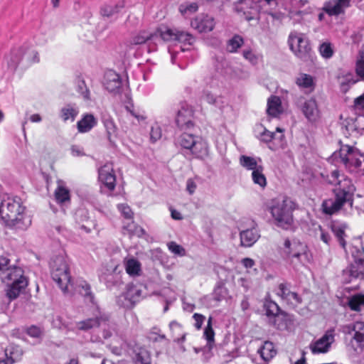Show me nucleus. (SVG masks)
I'll return each instance as SVG.
<instances>
[{
    "label": "nucleus",
    "mask_w": 364,
    "mask_h": 364,
    "mask_svg": "<svg viewBox=\"0 0 364 364\" xmlns=\"http://www.w3.org/2000/svg\"><path fill=\"white\" fill-rule=\"evenodd\" d=\"M348 306L353 311H359L364 306V295L355 294L348 300Z\"/></svg>",
    "instance_id": "nucleus-51"
},
{
    "label": "nucleus",
    "mask_w": 364,
    "mask_h": 364,
    "mask_svg": "<svg viewBox=\"0 0 364 364\" xmlns=\"http://www.w3.org/2000/svg\"><path fill=\"white\" fill-rule=\"evenodd\" d=\"M326 181L329 184L338 187L333 190L335 198L324 200L322 203V210L325 214H335L346 204L352 206L355 188L350 178L341 174L338 170H334L330 175L326 176Z\"/></svg>",
    "instance_id": "nucleus-1"
},
{
    "label": "nucleus",
    "mask_w": 364,
    "mask_h": 364,
    "mask_svg": "<svg viewBox=\"0 0 364 364\" xmlns=\"http://www.w3.org/2000/svg\"><path fill=\"white\" fill-rule=\"evenodd\" d=\"M176 41L183 43L184 46H188L187 48L180 46V50H172L170 48L168 52L171 54V60L173 64L176 63L178 58L184 57L183 54L186 52L191 50V47L195 41V38L191 33L184 31H178V35H176ZM185 57H187L186 55Z\"/></svg>",
    "instance_id": "nucleus-14"
},
{
    "label": "nucleus",
    "mask_w": 364,
    "mask_h": 364,
    "mask_svg": "<svg viewBox=\"0 0 364 364\" xmlns=\"http://www.w3.org/2000/svg\"><path fill=\"white\" fill-rule=\"evenodd\" d=\"M351 0H329L325 3L323 10L331 16H336L343 13L345 9L350 6Z\"/></svg>",
    "instance_id": "nucleus-20"
},
{
    "label": "nucleus",
    "mask_w": 364,
    "mask_h": 364,
    "mask_svg": "<svg viewBox=\"0 0 364 364\" xmlns=\"http://www.w3.org/2000/svg\"><path fill=\"white\" fill-rule=\"evenodd\" d=\"M127 112L134 117L139 123L144 122L146 119L145 112L139 108H135L133 105H127L125 107Z\"/></svg>",
    "instance_id": "nucleus-46"
},
{
    "label": "nucleus",
    "mask_w": 364,
    "mask_h": 364,
    "mask_svg": "<svg viewBox=\"0 0 364 364\" xmlns=\"http://www.w3.org/2000/svg\"><path fill=\"white\" fill-rule=\"evenodd\" d=\"M97 124V119L90 113L82 115L81 119L77 122V129L79 133L90 132Z\"/></svg>",
    "instance_id": "nucleus-23"
},
{
    "label": "nucleus",
    "mask_w": 364,
    "mask_h": 364,
    "mask_svg": "<svg viewBox=\"0 0 364 364\" xmlns=\"http://www.w3.org/2000/svg\"><path fill=\"white\" fill-rule=\"evenodd\" d=\"M102 121L106 129L107 138L109 141L112 142V138L116 136L117 132V127L115 122L109 115L103 116Z\"/></svg>",
    "instance_id": "nucleus-34"
},
{
    "label": "nucleus",
    "mask_w": 364,
    "mask_h": 364,
    "mask_svg": "<svg viewBox=\"0 0 364 364\" xmlns=\"http://www.w3.org/2000/svg\"><path fill=\"white\" fill-rule=\"evenodd\" d=\"M161 129L159 125L156 124L151 127L150 138L152 141L155 142L159 139H161Z\"/></svg>",
    "instance_id": "nucleus-63"
},
{
    "label": "nucleus",
    "mask_w": 364,
    "mask_h": 364,
    "mask_svg": "<svg viewBox=\"0 0 364 364\" xmlns=\"http://www.w3.org/2000/svg\"><path fill=\"white\" fill-rule=\"evenodd\" d=\"M356 75L364 80V52L360 53V57L355 63Z\"/></svg>",
    "instance_id": "nucleus-58"
},
{
    "label": "nucleus",
    "mask_w": 364,
    "mask_h": 364,
    "mask_svg": "<svg viewBox=\"0 0 364 364\" xmlns=\"http://www.w3.org/2000/svg\"><path fill=\"white\" fill-rule=\"evenodd\" d=\"M75 290L83 296L89 298L90 301L93 302L94 298L90 291V287L86 281L77 280L75 284Z\"/></svg>",
    "instance_id": "nucleus-41"
},
{
    "label": "nucleus",
    "mask_w": 364,
    "mask_h": 364,
    "mask_svg": "<svg viewBox=\"0 0 364 364\" xmlns=\"http://www.w3.org/2000/svg\"><path fill=\"white\" fill-rule=\"evenodd\" d=\"M117 208L125 218L131 219L132 218L133 213L131 208L127 205L119 204L117 205Z\"/></svg>",
    "instance_id": "nucleus-64"
},
{
    "label": "nucleus",
    "mask_w": 364,
    "mask_h": 364,
    "mask_svg": "<svg viewBox=\"0 0 364 364\" xmlns=\"http://www.w3.org/2000/svg\"><path fill=\"white\" fill-rule=\"evenodd\" d=\"M98 179L102 188L109 191L114 189L116 186V175L112 164H105L98 170Z\"/></svg>",
    "instance_id": "nucleus-16"
},
{
    "label": "nucleus",
    "mask_w": 364,
    "mask_h": 364,
    "mask_svg": "<svg viewBox=\"0 0 364 364\" xmlns=\"http://www.w3.org/2000/svg\"><path fill=\"white\" fill-rule=\"evenodd\" d=\"M247 228L240 232V244L242 247H252L260 237L259 231L255 220H247Z\"/></svg>",
    "instance_id": "nucleus-15"
},
{
    "label": "nucleus",
    "mask_w": 364,
    "mask_h": 364,
    "mask_svg": "<svg viewBox=\"0 0 364 364\" xmlns=\"http://www.w3.org/2000/svg\"><path fill=\"white\" fill-rule=\"evenodd\" d=\"M258 353L264 361H269L277 353L272 343L266 341L263 346L259 348Z\"/></svg>",
    "instance_id": "nucleus-37"
},
{
    "label": "nucleus",
    "mask_w": 364,
    "mask_h": 364,
    "mask_svg": "<svg viewBox=\"0 0 364 364\" xmlns=\"http://www.w3.org/2000/svg\"><path fill=\"white\" fill-rule=\"evenodd\" d=\"M318 232H317V235H318L321 240H322L325 244L329 245L331 240L329 232L321 226L318 227Z\"/></svg>",
    "instance_id": "nucleus-62"
},
{
    "label": "nucleus",
    "mask_w": 364,
    "mask_h": 364,
    "mask_svg": "<svg viewBox=\"0 0 364 364\" xmlns=\"http://www.w3.org/2000/svg\"><path fill=\"white\" fill-rule=\"evenodd\" d=\"M281 256L294 264L306 265L311 260L307 245L296 238H286L279 246Z\"/></svg>",
    "instance_id": "nucleus-3"
},
{
    "label": "nucleus",
    "mask_w": 364,
    "mask_h": 364,
    "mask_svg": "<svg viewBox=\"0 0 364 364\" xmlns=\"http://www.w3.org/2000/svg\"><path fill=\"white\" fill-rule=\"evenodd\" d=\"M267 207L277 226L288 228L292 224L294 203L290 198L285 196L273 198Z\"/></svg>",
    "instance_id": "nucleus-5"
},
{
    "label": "nucleus",
    "mask_w": 364,
    "mask_h": 364,
    "mask_svg": "<svg viewBox=\"0 0 364 364\" xmlns=\"http://www.w3.org/2000/svg\"><path fill=\"white\" fill-rule=\"evenodd\" d=\"M191 25L192 28L198 32H208L214 28L215 22L213 17L208 15L200 14L191 21Z\"/></svg>",
    "instance_id": "nucleus-19"
},
{
    "label": "nucleus",
    "mask_w": 364,
    "mask_h": 364,
    "mask_svg": "<svg viewBox=\"0 0 364 364\" xmlns=\"http://www.w3.org/2000/svg\"><path fill=\"white\" fill-rule=\"evenodd\" d=\"M168 250L174 255L183 257L186 255V250L175 242H171L168 244Z\"/></svg>",
    "instance_id": "nucleus-59"
},
{
    "label": "nucleus",
    "mask_w": 364,
    "mask_h": 364,
    "mask_svg": "<svg viewBox=\"0 0 364 364\" xmlns=\"http://www.w3.org/2000/svg\"><path fill=\"white\" fill-rule=\"evenodd\" d=\"M0 278L7 286L6 295L10 301L16 299L28 283L23 269L16 266L7 267L0 273Z\"/></svg>",
    "instance_id": "nucleus-4"
},
{
    "label": "nucleus",
    "mask_w": 364,
    "mask_h": 364,
    "mask_svg": "<svg viewBox=\"0 0 364 364\" xmlns=\"http://www.w3.org/2000/svg\"><path fill=\"white\" fill-rule=\"evenodd\" d=\"M277 294L292 307L297 306L301 302V297L296 292L290 291L284 284H279Z\"/></svg>",
    "instance_id": "nucleus-21"
},
{
    "label": "nucleus",
    "mask_w": 364,
    "mask_h": 364,
    "mask_svg": "<svg viewBox=\"0 0 364 364\" xmlns=\"http://www.w3.org/2000/svg\"><path fill=\"white\" fill-rule=\"evenodd\" d=\"M23 51H25V48L22 46L14 48L11 50L6 57L9 67L15 69L21 61L23 62Z\"/></svg>",
    "instance_id": "nucleus-30"
},
{
    "label": "nucleus",
    "mask_w": 364,
    "mask_h": 364,
    "mask_svg": "<svg viewBox=\"0 0 364 364\" xmlns=\"http://www.w3.org/2000/svg\"><path fill=\"white\" fill-rule=\"evenodd\" d=\"M22 48H25V51H23V62L26 65H29L39 62L40 58L38 52L28 46H22Z\"/></svg>",
    "instance_id": "nucleus-39"
},
{
    "label": "nucleus",
    "mask_w": 364,
    "mask_h": 364,
    "mask_svg": "<svg viewBox=\"0 0 364 364\" xmlns=\"http://www.w3.org/2000/svg\"><path fill=\"white\" fill-rule=\"evenodd\" d=\"M127 112L134 117L139 123L144 122L146 119L145 112L139 108H135L133 105H127L125 107Z\"/></svg>",
    "instance_id": "nucleus-45"
},
{
    "label": "nucleus",
    "mask_w": 364,
    "mask_h": 364,
    "mask_svg": "<svg viewBox=\"0 0 364 364\" xmlns=\"http://www.w3.org/2000/svg\"><path fill=\"white\" fill-rule=\"evenodd\" d=\"M286 10L294 23H300L306 15L311 13V9L306 0H291Z\"/></svg>",
    "instance_id": "nucleus-10"
},
{
    "label": "nucleus",
    "mask_w": 364,
    "mask_h": 364,
    "mask_svg": "<svg viewBox=\"0 0 364 364\" xmlns=\"http://www.w3.org/2000/svg\"><path fill=\"white\" fill-rule=\"evenodd\" d=\"M252 178L254 183L259 185L262 188H264L267 185V180L263 173V167L260 166L252 172Z\"/></svg>",
    "instance_id": "nucleus-43"
},
{
    "label": "nucleus",
    "mask_w": 364,
    "mask_h": 364,
    "mask_svg": "<svg viewBox=\"0 0 364 364\" xmlns=\"http://www.w3.org/2000/svg\"><path fill=\"white\" fill-rule=\"evenodd\" d=\"M196 139V137H195L193 135L183 133L179 136L178 143L183 149L191 151L193 146L194 145Z\"/></svg>",
    "instance_id": "nucleus-42"
},
{
    "label": "nucleus",
    "mask_w": 364,
    "mask_h": 364,
    "mask_svg": "<svg viewBox=\"0 0 364 364\" xmlns=\"http://www.w3.org/2000/svg\"><path fill=\"white\" fill-rule=\"evenodd\" d=\"M358 243L359 245H352L349 250L354 262L343 270V276L346 277V282H350L353 279H362L364 277V248L359 241Z\"/></svg>",
    "instance_id": "nucleus-8"
},
{
    "label": "nucleus",
    "mask_w": 364,
    "mask_h": 364,
    "mask_svg": "<svg viewBox=\"0 0 364 364\" xmlns=\"http://www.w3.org/2000/svg\"><path fill=\"white\" fill-rule=\"evenodd\" d=\"M319 53L321 55L326 58H331L334 53L332 45L330 43H323L319 47Z\"/></svg>",
    "instance_id": "nucleus-56"
},
{
    "label": "nucleus",
    "mask_w": 364,
    "mask_h": 364,
    "mask_svg": "<svg viewBox=\"0 0 364 364\" xmlns=\"http://www.w3.org/2000/svg\"><path fill=\"white\" fill-rule=\"evenodd\" d=\"M125 293L129 299H132L133 304H134L136 299L140 296V291L134 285H128Z\"/></svg>",
    "instance_id": "nucleus-60"
},
{
    "label": "nucleus",
    "mask_w": 364,
    "mask_h": 364,
    "mask_svg": "<svg viewBox=\"0 0 364 364\" xmlns=\"http://www.w3.org/2000/svg\"><path fill=\"white\" fill-rule=\"evenodd\" d=\"M297 106L309 122H316L320 119L321 112L314 98L305 99L301 97L297 101Z\"/></svg>",
    "instance_id": "nucleus-12"
},
{
    "label": "nucleus",
    "mask_w": 364,
    "mask_h": 364,
    "mask_svg": "<svg viewBox=\"0 0 364 364\" xmlns=\"http://www.w3.org/2000/svg\"><path fill=\"white\" fill-rule=\"evenodd\" d=\"M123 263L126 272L129 276L137 277L140 275L141 264L137 259L133 257H128L124 259Z\"/></svg>",
    "instance_id": "nucleus-29"
},
{
    "label": "nucleus",
    "mask_w": 364,
    "mask_h": 364,
    "mask_svg": "<svg viewBox=\"0 0 364 364\" xmlns=\"http://www.w3.org/2000/svg\"><path fill=\"white\" fill-rule=\"evenodd\" d=\"M178 29L171 28L167 26H161L154 31L156 35V44L161 40L164 41H176V35H178Z\"/></svg>",
    "instance_id": "nucleus-25"
},
{
    "label": "nucleus",
    "mask_w": 364,
    "mask_h": 364,
    "mask_svg": "<svg viewBox=\"0 0 364 364\" xmlns=\"http://www.w3.org/2000/svg\"><path fill=\"white\" fill-rule=\"evenodd\" d=\"M256 132L259 139L267 143L277 138L281 139L283 137V130L279 127L276 129V132H272L259 125L257 127Z\"/></svg>",
    "instance_id": "nucleus-28"
},
{
    "label": "nucleus",
    "mask_w": 364,
    "mask_h": 364,
    "mask_svg": "<svg viewBox=\"0 0 364 364\" xmlns=\"http://www.w3.org/2000/svg\"><path fill=\"white\" fill-rule=\"evenodd\" d=\"M277 4L276 0H259L258 8H251L255 11L251 14L254 15L257 12H262L273 16V11L275 9Z\"/></svg>",
    "instance_id": "nucleus-33"
},
{
    "label": "nucleus",
    "mask_w": 364,
    "mask_h": 364,
    "mask_svg": "<svg viewBox=\"0 0 364 364\" xmlns=\"http://www.w3.org/2000/svg\"><path fill=\"white\" fill-rule=\"evenodd\" d=\"M23 352L18 346L9 345L4 348L0 346V364H14L21 360Z\"/></svg>",
    "instance_id": "nucleus-18"
},
{
    "label": "nucleus",
    "mask_w": 364,
    "mask_h": 364,
    "mask_svg": "<svg viewBox=\"0 0 364 364\" xmlns=\"http://www.w3.org/2000/svg\"><path fill=\"white\" fill-rule=\"evenodd\" d=\"M198 5L196 3L182 4L179 6V11L183 16H188L198 10Z\"/></svg>",
    "instance_id": "nucleus-55"
},
{
    "label": "nucleus",
    "mask_w": 364,
    "mask_h": 364,
    "mask_svg": "<svg viewBox=\"0 0 364 364\" xmlns=\"http://www.w3.org/2000/svg\"><path fill=\"white\" fill-rule=\"evenodd\" d=\"M240 163L244 168L252 171L262 166L261 165H258L255 158L244 155L240 156Z\"/></svg>",
    "instance_id": "nucleus-48"
},
{
    "label": "nucleus",
    "mask_w": 364,
    "mask_h": 364,
    "mask_svg": "<svg viewBox=\"0 0 364 364\" xmlns=\"http://www.w3.org/2000/svg\"><path fill=\"white\" fill-rule=\"evenodd\" d=\"M124 229L131 236L140 237L145 235V230L141 227L136 225L134 222H131L124 226Z\"/></svg>",
    "instance_id": "nucleus-52"
},
{
    "label": "nucleus",
    "mask_w": 364,
    "mask_h": 364,
    "mask_svg": "<svg viewBox=\"0 0 364 364\" xmlns=\"http://www.w3.org/2000/svg\"><path fill=\"white\" fill-rule=\"evenodd\" d=\"M0 216L5 225L11 228L26 230L31 224V219L26 214V208L19 198L0 199Z\"/></svg>",
    "instance_id": "nucleus-2"
},
{
    "label": "nucleus",
    "mask_w": 364,
    "mask_h": 364,
    "mask_svg": "<svg viewBox=\"0 0 364 364\" xmlns=\"http://www.w3.org/2000/svg\"><path fill=\"white\" fill-rule=\"evenodd\" d=\"M107 321L102 322L99 328L101 329L102 336L105 339H109L112 337L119 336V329L117 324L111 319L109 314L107 313Z\"/></svg>",
    "instance_id": "nucleus-22"
},
{
    "label": "nucleus",
    "mask_w": 364,
    "mask_h": 364,
    "mask_svg": "<svg viewBox=\"0 0 364 364\" xmlns=\"http://www.w3.org/2000/svg\"><path fill=\"white\" fill-rule=\"evenodd\" d=\"M284 112L280 97L270 96L267 100V113L272 117H278Z\"/></svg>",
    "instance_id": "nucleus-27"
},
{
    "label": "nucleus",
    "mask_w": 364,
    "mask_h": 364,
    "mask_svg": "<svg viewBox=\"0 0 364 364\" xmlns=\"http://www.w3.org/2000/svg\"><path fill=\"white\" fill-rule=\"evenodd\" d=\"M51 275L53 279L58 284L62 291L65 293L73 287L70 283V276L66 258L59 255L53 258L50 262Z\"/></svg>",
    "instance_id": "nucleus-7"
},
{
    "label": "nucleus",
    "mask_w": 364,
    "mask_h": 364,
    "mask_svg": "<svg viewBox=\"0 0 364 364\" xmlns=\"http://www.w3.org/2000/svg\"><path fill=\"white\" fill-rule=\"evenodd\" d=\"M117 303L119 306L124 308H131L133 306L132 299H129L125 292L122 293L117 298Z\"/></svg>",
    "instance_id": "nucleus-61"
},
{
    "label": "nucleus",
    "mask_w": 364,
    "mask_h": 364,
    "mask_svg": "<svg viewBox=\"0 0 364 364\" xmlns=\"http://www.w3.org/2000/svg\"><path fill=\"white\" fill-rule=\"evenodd\" d=\"M288 44L292 53L302 60L310 58L311 48L306 34L296 31H291L288 37Z\"/></svg>",
    "instance_id": "nucleus-9"
},
{
    "label": "nucleus",
    "mask_w": 364,
    "mask_h": 364,
    "mask_svg": "<svg viewBox=\"0 0 364 364\" xmlns=\"http://www.w3.org/2000/svg\"><path fill=\"white\" fill-rule=\"evenodd\" d=\"M176 122L181 129H189L193 126V109L186 102H181L177 112Z\"/></svg>",
    "instance_id": "nucleus-17"
},
{
    "label": "nucleus",
    "mask_w": 364,
    "mask_h": 364,
    "mask_svg": "<svg viewBox=\"0 0 364 364\" xmlns=\"http://www.w3.org/2000/svg\"><path fill=\"white\" fill-rule=\"evenodd\" d=\"M127 112L134 117L139 123L144 122L146 119L145 112L139 108H135L133 105H127L125 107Z\"/></svg>",
    "instance_id": "nucleus-44"
},
{
    "label": "nucleus",
    "mask_w": 364,
    "mask_h": 364,
    "mask_svg": "<svg viewBox=\"0 0 364 364\" xmlns=\"http://www.w3.org/2000/svg\"><path fill=\"white\" fill-rule=\"evenodd\" d=\"M334 330L329 329L318 339L312 341L309 345V349L313 354H321L328 353L334 342Z\"/></svg>",
    "instance_id": "nucleus-13"
},
{
    "label": "nucleus",
    "mask_w": 364,
    "mask_h": 364,
    "mask_svg": "<svg viewBox=\"0 0 364 364\" xmlns=\"http://www.w3.org/2000/svg\"><path fill=\"white\" fill-rule=\"evenodd\" d=\"M347 225L344 223H335L331 225V230L334 233L335 236L338 239L341 246L343 248H346V230Z\"/></svg>",
    "instance_id": "nucleus-35"
},
{
    "label": "nucleus",
    "mask_w": 364,
    "mask_h": 364,
    "mask_svg": "<svg viewBox=\"0 0 364 364\" xmlns=\"http://www.w3.org/2000/svg\"><path fill=\"white\" fill-rule=\"evenodd\" d=\"M352 107L358 114L364 112V92L354 99Z\"/></svg>",
    "instance_id": "nucleus-57"
},
{
    "label": "nucleus",
    "mask_w": 364,
    "mask_h": 364,
    "mask_svg": "<svg viewBox=\"0 0 364 364\" xmlns=\"http://www.w3.org/2000/svg\"><path fill=\"white\" fill-rule=\"evenodd\" d=\"M332 157L335 160L339 159L349 172L364 174V156L358 149L347 144L342 145L339 151L333 154Z\"/></svg>",
    "instance_id": "nucleus-6"
},
{
    "label": "nucleus",
    "mask_w": 364,
    "mask_h": 364,
    "mask_svg": "<svg viewBox=\"0 0 364 364\" xmlns=\"http://www.w3.org/2000/svg\"><path fill=\"white\" fill-rule=\"evenodd\" d=\"M55 200L59 204H63L70 201V191L64 186L61 181H58V186L54 192Z\"/></svg>",
    "instance_id": "nucleus-32"
},
{
    "label": "nucleus",
    "mask_w": 364,
    "mask_h": 364,
    "mask_svg": "<svg viewBox=\"0 0 364 364\" xmlns=\"http://www.w3.org/2000/svg\"><path fill=\"white\" fill-rule=\"evenodd\" d=\"M129 42L132 45H141L146 42L149 45L151 43L156 44V35H154V32L141 31L134 34L130 38Z\"/></svg>",
    "instance_id": "nucleus-26"
},
{
    "label": "nucleus",
    "mask_w": 364,
    "mask_h": 364,
    "mask_svg": "<svg viewBox=\"0 0 364 364\" xmlns=\"http://www.w3.org/2000/svg\"><path fill=\"white\" fill-rule=\"evenodd\" d=\"M169 327L173 333V337L175 341H179L184 338L182 326L178 322L173 321L169 324Z\"/></svg>",
    "instance_id": "nucleus-53"
},
{
    "label": "nucleus",
    "mask_w": 364,
    "mask_h": 364,
    "mask_svg": "<svg viewBox=\"0 0 364 364\" xmlns=\"http://www.w3.org/2000/svg\"><path fill=\"white\" fill-rule=\"evenodd\" d=\"M191 151L196 158H205L208 155L209 151L208 143L204 139L196 137Z\"/></svg>",
    "instance_id": "nucleus-31"
},
{
    "label": "nucleus",
    "mask_w": 364,
    "mask_h": 364,
    "mask_svg": "<svg viewBox=\"0 0 364 364\" xmlns=\"http://www.w3.org/2000/svg\"><path fill=\"white\" fill-rule=\"evenodd\" d=\"M243 58L252 65H256L262 59V55L251 48L245 49L242 51Z\"/></svg>",
    "instance_id": "nucleus-49"
},
{
    "label": "nucleus",
    "mask_w": 364,
    "mask_h": 364,
    "mask_svg": "<svg viewBox=\"0 0 364 364\" xmlns=\"http://www.w3.org/2000/svg\"><path fill=\"white\" fill-rule=\"evenodd\" d=\"M296 83L300 88L309 89L310 91L314 88V77L308 74H299L296 80Z\"/></svg>",
    "instance_id": "nucleus-38"
},
{
    "label": "nucleus",
    "mask_w": 364,
    "mask_h": 364,
    "mask_svg": "<svg viewBox=\"0 0 364 364\" xmlns=\"http://www.w3.org/2000/svg\"><path fill=\"white\" fill-rule=\"evenodd\" d=\"M78 113L79 109L76 106L68 105L61 109L60 117L64 122H73Z\"/></svg>",
    "instance_id": "nucleus-40"
},
{
    "label": "nucleus",
    "mask_w": 364,
    "mask_h": 364,
    "mask_svg": "<svg viewBox=\"0 0 364 364\" xmlns=\"http://www.w3.org/2000/svg\"><path fill=\"white\" fill-rule=\"evenodd\" d=\"M104 85L109 92L117 91L122 85L119 75L114 70H108L105 75Z\"/></svg>",
    "instance_id": "nucleus-24"
},
{
    "label": "nucleus",
    "mask_w": 364,
    "mask_h": 364,
    "mask_svg": "<svg viewBox=\"0 0 364 364\" xmlns=\"http://www.w3.org/2000/svg\"><path fill=\"white\" fill-rule=\"evenodd\" d=\"M107 321V312L98 306L94 310L92 316L76 322L75 328L79 331H88L99 328L100 325Z\"/></svg>",
    "instance_id": "nucleus-11"
},
{
    "label": "nucleus",
    "mask_w": 364,
    "mask_h": 364,
    "mask_svg": "<svg viewBox=\"0 0 364 364\" xmlns=\"http://www.w3.org/2000/svg\"><path fill=\"white\" fill-rule=\"evenodd\" d=\"M339 79L340 88L343 92H348L352 85L358 82V80L355 77V76L350 72L344 74L343 76L339 77Z\"/></svg>",
    "instance_id": "nucleus-36"
},
{
    "label": "nucleus",
    "mask_w": 364,
    "mask_h": 364,
    "mask_svg": "<svg viewBox=\"0 0 364 364\" xmlns=\"http://www.w3.org/2000/svg\"><path fill=\"white\" fill-rule=\"evenodd\" d=\"M122 7V5L118 4L105 5L101 8L100 12L102 16L109 17L118 13Z\"/></svg>",
    "instance_id": "nucleus-54"
},
{
    "label": "nucleus",
    "mask_w": 364,
    "mask_h": 364,
    "mask_svg": "<svg viewBox=\"0 0 364 364\" xmlns=\"http://www.w3.org/2000/svg\"><path fill=\"white\" fill-rule=\"evenodd\" d=\"M243 43V38L240 36L235 35L228 41L227 50L230 53H235Z\"/></svg>",
    "instance_id": "nucleus-47"
},
{
    "label": "nucleus",
    "mask_w": 364,
    "mask_h": 364,
    "mask_svg": "<svg viewBox=\"0 0 364 364\" xmlns=\"http://www.w3.org/2000/svg\"><path fill=\"white\" fill-rule=\"evenodd\" d=\"M354 338L360 344L364 343V322L357 321L353 324Z\"/></svg>",
    "instance_id": "nucleus-50"
}]
</instances>
